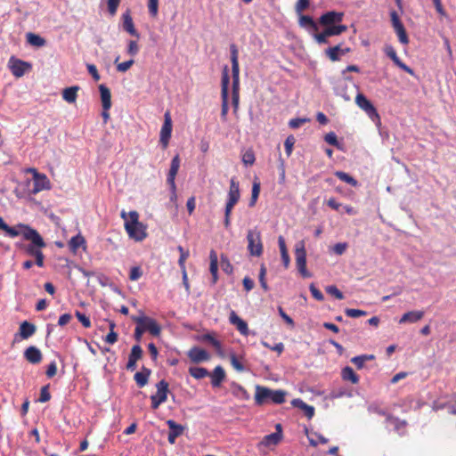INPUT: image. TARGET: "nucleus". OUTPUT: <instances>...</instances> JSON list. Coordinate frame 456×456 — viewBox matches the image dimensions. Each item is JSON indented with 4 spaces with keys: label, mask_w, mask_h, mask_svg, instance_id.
<instances>
[{
    "label": "nucleus",
    "mask_w": 456,
    "mask_h": 456,
    "mask_svg": "<svg viewBox=\"0 0 456 456\" xmlns=\"http://www.w3.org/2000/svg\"><path fill=\"white\" fill-rule=\"evenodd\" d=\"M341 375L343 379L351 381L353 384H357L359 382V377L355 374L353 368L349 366H346L342 370Z\"/></svg>",
    "instance_id": "obj_38"
},
{
    "label": "nucleus",
    "mask_w": 456,
    "mask_h": 456,
    "mask_svg": "<svg viewBox=\"0 0 456 456\" xmlns=\"http://www.w3.org/2000/svg\"><path fill=\"white\" fill-rule=\"evenodd\" d=\"M325 28L316 35H314V40L318 45H326L329 43L328 37L332 36H338L347 30L346 25H331L324 26Z\"/></svg>",
    "instance_id": "obj_6"
},
{
    "label": "nucleus",
    "mask_w": 456,
    "mask_h": 456,
    "mask_svg": "<svg viewBox=\"0 0 456 456\" xmlns=\"http://www.w3.org/2000/svg\"><path fill=\"white\" fill-rule=\"evenodd\" d=\"M334 175L341 181L354 186V187H356L358 185V182L356 179H354L353 176H351L350 175H348L347 173L346 172H343V171H336L334 173Z\"/></svg>",
    "instance_id": "obj_42"
},
{
    "label": "nucleus",
    "mask_w": 456,
    "mask_h": 456,
    "mask_svg": "<svg viewBox=\"0 0 456 456\" xmlns=\"http://www.w3.org/2000/svg\"><path fill=\"white\" fill-rule=\"evenodd\" d=\"M230 361L232 366L237 370V371H244L245 367L241 363V362L237 358V356L234 354H232L230 356Z\"/></svg>",
    "instance_id": "obj_50"
},
{
    "label": "nucleus",
    "mask_w": 456,
    "mask_h": 456,
    "mask_svg": "<svg viewBox=\"0 0 456 456\" xmlns=\"http://www.w3.org/2000/svg\"><path fill=\"white\" fill-rule=\"evenodd\" d=\"M294 143L295 138L292 135L288 136L284 142L285 151L288 157L290 156L292 152Z\"/></svg>",
    "instance_id": "obj_56"
},
{
    "label": "nucleus",
    "mask_w": 456,
    "mask_h": 456,
    "mask_svg": "<svg viewBox=\"0 0 456 456\" xmlns=\"http://www.w3.org/2000/svg\"><path fill=\"white\" fill-rule=\"evenodd\" d=\"M291 404L301 409L308 419H312L314 417V408L305 403L303 400L299 398L294 399L292 400Z\"/></svg>",
    "instance_id": "obj_31"
},
{
    "label": "nucleus",
    "mask_w": 456,
    "mask_h": 456,
    "mask_svg": "<svg viewBox=\"0 0 456 456\" xmlns=\"http://www.w3.org/2000/svg\"><path fill=\"white\" fill-rule=\"evenodd\" d=\"M387 422L388 425L393 426L394 429L398 433H402L406 427L405 420H402L396 417L392 416L391 414L387 415Z\"/></svg>",
    "instance_id": "obj_32"
},
{
    "label": "nucleus",
    "mask_w": 456,
    "mask_h": 456,
    "mask_svg": "<svg viewBox=\"0 0 456 456\" xmlns=\"http://www.w3.org/2000/svg\"><path fill=\"white\" fill-rule=\"evenodd\" d=\"M180 167V158L178 155L175 156L171 160L170 169L167 175V182L169 186L175 187V176Z\"/></svg>",
    "instance_id": "obj_21"
},
{
    "label": "nucleus",
    "mask_w": 456,
    "mask_h": 456,
    "mask_svg": "<svg viewBox=\"0 0 456 456\" xmlns=\"http://www.w3.org/2000/svg\"><path fill=\"white\" fill-rule=\"evenodd\" d=\"M85 244L86 240L81 234H77L72 237L68 243L70 251L73 253H76L77 249L81 247H84Z\"/></svg>",
    "instance_id": "obj_36"
},
{
    "label": "nucleus",
    "mask_w": 456,
    "mask_h": 456,
    "mask_svg": "<svg viewBox=\"0 0 456 456\" xmlns=\"http://www.w3.org/2000/svg\"><path fill=\"white\" fill-rule=\"evenodd\" d=\"M134 62V60L131 59L129 61H124V62H121V63H118L117 64V70L119 71V72H126V71H127L132 67Z\"/></svg>",
    "instance_id": "obj_62"
},
{
    "label": "nucleus",
    "mask_w": 456,
    "mask_h": 456,
    "mask_svg": "<svg viewBox=\"0 0 456 456\" xmlns=\"http://www.w3.org/2000/svg\"><path fill=\"white\" fill-rule=\"evenodd\" d=\"M24 356L28 362L33 364L39 363L42 361L41 351L36 346H29L24 352Z\"/></svg>",
    "instance_id": "obj_24"
},
{
    "label": "nucleus",
    "mask_w": 456,
    "mask_h": 456,
    "mask_svg": "<svg viewBox=\"0 0 456 456\" xmlns=\"http://www.w3.org/2000/svg\"><path fill=\"white\" fill-rule=\"evenodd\" d=\"M282 439V435L280 433H272L270 435L265 436L261 442L258 444V448L262 447H270L273 445H277Z\"/></svg>",
    "instance_id": "obj_25"
},
{
    "label": "nucleus",
    "mask_w": 456,
    "mask_h": 456,
    "mask_svg": "<svg viewBox=\"0 0 456 456\" xmlns=\"http://www.w3.org/2000/svg\"><path fill=\"white\" fill-rule=\"evenodd\" d=\"M8 67L12 74L16 77H21L32 68L31 64L12 56L8 61Z\"/></svg>",
    "instance_id": "obj_10"
},
{
    "label": "nucleus",
    "mask_w": 456,
    "mask_h": 456,
    "mask_svg": "<svg viewBox=\"0 0 456 456\" xmlns=\"http://www.w3.org/2000/svg\"><path fill=\"white\" fill-rule=\"evenodd\" d=\"M324 140H325V142L327 143H329V144H330L332 146L339 147V143H338V138H337V134L334 132L328 133L325 135Z\"/></svg>",
    "instance_id": "obj_55"
},
{
    "label": "nucleus",
    "mask_w": 456,
    "mask_h": 456,
    "mask_svg": "<svg viewBox=\"0 0 456 456\" xmlns=\"http://www.w3.org/2000/svg\"><path fill=\"white\" fill-rule=\"evenodd\" d=\"M346 314L351 318H358L367 314V312L360 309L347 308L345 310Z\"/></svg>",
    "instance_id": "obj_51"
},
{
    "label": "nucleus",
    "mask_w": 456,
    "mask_h": 456,
    "mask_svg": "<svg viewBox=\"0 0 456 456\" xmlns=\"http://www.w3.org/2000/svg\"><path fill=\"white\" fill-rule=\"evenodd\" d=\"M24 238L31 241V244L27 248V252L33 256H37V254L42 252L40 248L45 247L43 238L32 228L27 227Z\"/></svg>",
    "instance_id": "obj_4"
},
{
    "label": "nucleus",
    "mask_w": 456,
    "mask_h": 456,
    "mask_svg": "<svg viewBox=\"0 0 456 456\" xmlns=\"http://www.w3.org/2000/svg\"><path fill=\"white\" fill-rule=\"evenodd\" d=\"M296 265L298 272L304 278L311 277V273L306 269V251L304 240L297 242L295 248Z\"/></svg>",
    "instance_id": "obj_5"
},
{
    "label": "nucleus",
    "mask_w": 456,
    "mask_h": 456,
    "mask_svg": "<svg viewBox=\"0 0 456 456\" xmlns=\"http://www.w3.org/2000/svg\"><path fill=\"white\" fill-rule=\"evenodd\" d=\"M394 29L398 37L399 42L403 45H407L409 43V38L403 24L394 27Z\"/></svg>",
    "instance_id": "obj_44"
},
{
    "label": "nucleus",
    "mask_w": 456,
    "mask_h": 456,
    "mask_svg": "<svg viewBox=\"0 0 456 456\" xmlns=\"http://www.w3.org/2000/svg\"><path fill=\"white\" fill-rule=\"evenodd\" d=\"M229 321L231 324L236 326V329L241 335H248L249 330L247 322L242 320L233 310H232L230 313Z\"/></svg>",
    "instance_id": "obj_19"
},
{
    "label": "nucleus",
    "mask_w": 456,
    "mask_h": 456,
    "mask_svg": "<svg viewBox=\"0 0 456 456\" xmlns=\"http://www.w3.org/2000/svg\"><path fill=\"white\" fill-rule=\"evenodd\" d=\"M132 320L136 324L141 325L144 331H149L153 336H159L160 334L161 328L154 319L141 314L138 316H133Z\"/></svg>",
    "instance_id": "obj_9"
},
{
    "label": "nucleus",
    "mask_w": 456,
    "mask_h": 456,
    "mask_svg": "<svg viewBox=\"0 0 456 456\" xmlns=\"http://www.w3.org/2000/svg\"><path fill=\"white\" fill-rule=\"evenodd\" d=\"M265 274H266V269L264 265H261L260 272H259V282L261 284V287L266 291L268 289V286L265 281Z\"/></svg>",
    "instance_id": "obj_59"
},
{
    "label": "nucleus",
    "mask_w": 456,
    "mask_h": 456,
    "mask_svg": "<svg viewBox=\"0 0 456 456\" xmlns=\"http://www.w3.org/2000/svg\"><path fill=\"white\" fill-rule=\"evenodd\" d=\"M349 52V47L343 48L341 44H339L335 46L327 48L325 50V54L331 61H338L340 60L341 56H344Z\"/></svg>",
    "instance_id": "obj_18"
},
{
    "label": "nucleus",
    "mask_w": 456,
    "mask_h": 456,
    "mask_svg": "<svg viewBox=\"0 0 456 456\" xmlns=\"http://www.w3.org/2000/svg\"><path fill=\"white\" fill-rule=\"evenodd\" d=\"M189 373L196 379H200L209 375L208 370L203 367H191L189 368Z\"/></svg>",
    "instance_id": "obj_43"
},
{
    "label": "nucleus",
    "mask_w": 456,
    "mask_h": 456,
    "mask_svg": "<svg viewBox=\"0 0 456 456\" xmlns=\"http://www.w3.org/2000/svg\"><path fill=\"white\" fill-rule=\"evenodd\" d=\"M1 231H4L5 233L11 237V238H15L17 236H19L20 232L18 230H16L15 228L13 227H10L9 225H7L4 221L3 220L2 217H0V232Z\"/></svg>",
    "instance_id": "obj_46"
},
{
    "label": "nucleus",
    "mask_w": 456,
    "mask_h": 456,
    "mask_svg": "<svg viewBox=\"0 0 456 456\" xmlns=\"http://www.w3.org/2000/svg\"><path fill=\"white\" fill-rule=\"evenodd\" d=\"M99 91L101 94V100L102 108L104 110H109L111 107V94L110 91L104 85L99 86Z\"/></svg>",
    "instance_id": "obj_29"
},
{
    "label": "nucleus",
    "mask_w": 456,
    "mask_h": 456,
    "mask_svg": "<svg viewBox=\"0 0 456 456\" xmlns=\"http://www.w3.org/2000/svg\"><path fill=\"white\" fill-rule=\"evenodd\" d=\"M260 193V183L256 181L253 183L251 199L249 201V207L255 206Z\"/></svg>",
    "instance_id": "obj_48"
},
{
    "label": "nucleus",
    "mask_w": 456,
    "mask_h": 456,
    "mask_svg": "<svg viewBox=\"0 0 456 456\" xmlns=\"http://www.w3.org/2000/svg\"><path fill=\"white\" fill-rule=\"evenodd\" d=\"M299 25L305 28L314 38V35H316L319 30L317 23L310 16L307 15H302L300 17Z\"/></svg>",
    "instance_id": "obj_20"
},
{
    "label": "nucleus",
    "mask_w": 456,
    "mask_h": 456,
    "mask_svg": "<svg viewBox=\"0 0 456 456\" xmlns=\"http://www.w3.org/2000/svg\"><path fill=\"white\" fill-rule=\"evenodd\" d=\"M286 180L285 162L280 158L279 163V183L284 184Z\"/></svg>",
    "instance_id": "obj_53"
},
{
    "label": "nucleus",
    "mask_w": 456,
    "mask_h": 456,
    "mask_svg": "<svg viewBox=\"0 0 456 456\" xmlns=\"http://www.w3.org/2000/svg\"><path fill=\"white\" fill-rule=\"evenodd\" d=\"M27 41L31 45L37 46V47H42L45 45V40L34 33H28L27 34Z\"/></svg>",
    "instance_id": "obj_41"
},
{
    "label": "nucleus",
    "mask_w": 456,
    "mask_h": 456,
    "mask_svg": "<svg viewBox=\"0 0 456 456\" xmlns=\"http://www.w3.org/2000/svg\"><path fill=\"white\" fill-rule=\"evenodd\" d=\"M385 53L386 54L394 61V63L399 67L401 69L404 70L405 72L409 73L411 76H414V71L412 69H411L409 66L404 64L399 57L396 54L395 50L392 45H386L385 47Z\"/></svg>",
    "instance_id": "obj_17"
},
{
    "label": "nucleus",
    "mask_w": 456,
    "mask_h": 456,
    "mask_svg": "<svg viewBox=\"0 0 456 456\" xmlns=\"http://www.w3.org/2000/svg\"><path fill=\"white\" fill-rule=\"evenodd\" d=\"M247 241V248L250 256H260L263 254L264 247L261 239V232L257 228L248 231Z\"/></svg>",
    "instance_id": "obj_3"
},
{
    "label": "nucleus",
    "mask_w": 456,
    "mask_h": 456,
    "mask_svg": "<svg viewBox=\"0 0 456 456\" xmlns=\"http://www.w3.org/2000/svg\"><path fill=\"white\" fill-rule=\"evenodd\" d=\"M308 121L309 119L305 118H293L289 120V126L292 129H297Z\"/></svg>",
    "instance_id": "obj_57"
},
{
    "label": "nucleus",
    "mask_w": 456,
    "mask_h": 456,
    "mask_svg": "<svg viewBox=\"0 0 456 456\" xmlns=\"http://www.w3.org/2000/svg\"><path fill=\"white\" fill-rule=\"evenodd\" d=\"M326 292L330 296L335 297L337 299L341 300L344 298L343 293L335 285L328 286L326 288Z\"/></svg>",
    "instance_id": "obj_49"
},
{
    "label": "nucleus",
    "mask_w": 456,
    "mask_h": 456,
    "mask_svg": "<svg viewBox=\"0 0 456 456\" xmlns=\"http://www.w3.org/2000/svg\"><path fill=\"white\" fill-rule=\"evenodd\" d=\"M142 350L139 345H134L129 354L126 364L127 370H134L136 368V362L142 357Z\"/></svg>",
    "instance_id": "obj_22"
},
{
    "label": "nucleus",
    "mask_w": 456,
    "mask_h": 456,
    "mask_svg": "<svg viewBox=\"0 0 456 456\" xmlns=\"http://www.w3.org/2000/svg\"><path fill=\"white\" fill-rule=\"evenodd\" d=\"M286 392L283 390H273L260 385L256 386L255 403L256 405H264L269 403L281 404L285 402Z\"/></svg>",
    "instance_id": "obj_2"
},
{
    "label": "nucleus",
    "mask_w": 456,
    "mask_h": 456,
    "mask_svg": "<svg viewBox=\"0 0 456 456\" xmlns=\"http://www.w3.org/2000/svg\"><path fill=\"white\" fill-rule=\"evenodd\" d=\"M166 423L169 428L167 440L171 444H174L176 441V438L183 435L185 428L180 424H177L173 419H168Z\"/></svg>",
    "instance_id": "obj_16"
},
{
    "label": "nucleus",
    "mask_w": 456,
    "mask_h": 456,
    "mask_svg": "<svg viewBox=\"0 0 456 456\" xmlns=\"http://www.w3.org/2000/svg\"><path fill=\"white\" fill-rule=\"evenodd\" d=\"M356 105L362 110L368 117L375 123H380V117L378 113L376 108L373 104L369 101L365 95L359 93L355 97Z\"/></svg>",
    "instance_id": "obj_7"
},
{
    "label": "nucleus",
    "mask_w": 456,
    "mask_h": 456,
    "mask_svg": "<svg viewBox=\"0 0 456 456\" xmlns=\"http://www.w3.org/2000/svg\"><path fill=\"white\" fill-rule=\"evenodd\" d=\"M199 339L202 342L209 343L216 349V353L219 355L224 354L223 346H222L221 342L218 339H216L213 334H211V333L203 334L200 336V338Z\"/></svg>",
    "instance_id": "obj_27"
},
{
    "label": "nucleus",
    "mask_w": 456,
    "mask_h": 456,
    "mask_svg": "<svg viewBox=\"0 0 456 456\" xmlns=\"http://www.w3.org/2000/svg\"><path fill=\"white\" fill-rule=\"evenodd\" d=\"M347 248V243L346 242H339L334 245L333 247V252L336 255L341 256L345 253V251Z\"/></svg>",
    "instance_id": "obj_63"
},
{
    "label": "nucleus",
    "mask_w": 456,
    "mask_h": 456,
    "mask_svg": "<svg viewBox=\"0 0 456 456\" xmlns=\"http://www.w3.org/2000/svg\"><path fill=\"white\" fill-rule=\"evenodd\" d=\"M233 394L236 396H239L243 399H248V397H249L246 389L243 387H241L240 385H235L233 387Z\"/></svg>",
    "instance_id": "obj_54"
},
{
    "label": "nucleus",
    "mask_w": 456,
    "mask_h": 456,
    "mask_svg": "<svg viewBox=\"0 0 456 456\" xmlns=\"http://www.w3.org/2000/svg\"><path fill=\"white\" fill-rule=\"evenodd\" d=\"M230 53H231L232 70L236 71V69H240L239 52H238L237 46L234 44H232L230 45Z\"/></svg>",
    "instance_id": "obj_40"
},
{
    "label": "nucleus",
    "mask_w": 456,
    "mask_h": 456,
    "mask_svg": "<svg viewBox=\"0 0 456 456\" xmlns=\"http://www.w3.org/2000/svg\"><path fill=\"white\" fill-rule=\"evenodd\" d=\"M149 12L152 17H156L159 12V0H148Z\"/></svg>",
    "instance_id": "obj_52"
},
{
    "label": "nucleus",
    "mask_w": 456,
    "mask_h": 456,
    "mask_svg": "<svg viewBox=\"0 0 456 456\" xmlns=\"http://www.w3.org/2000/svg\"><path fill=\"white\" fill-rule=\"evenodd\" d=\"M77 86L65 88L62 92V98L69 103H74L77 100Z\"/></svg>",
    "instance_id": "obj_37"
},
{
    "label": "nucleus",
    "mask_w": 456,
    "mask_h": 456,
    "mask_svg": "<svg viewBox=\"0 0 456 456\" xmlns=\"http://www.w3.org/2000/svg\"><path fill=\"white\" fill-rule=\"evenodd\" d=\"M221 266L224 272H225L226 273H232V266L229 259L224 256H221Z\"/></svg>",
    "instance_id": "obj_61"
},
{
    "label": "nucleus",
    "mask_w": 456,
    "mask_h": 456,
    "mask_svg": "<svg viewBox=\"0 0 456 456\" xmlns=\"http://www.w3.org/2000/svg\"><path fill=\"white\" fill-rule=\"evenodd\" d=\"M424 316L423 311H410L402 315L399 323H415L421 320Z\"/></svg>",
    "instance_id": "obj_26"
},
{
    "label": "nucleus",
    "mask_w": 456,
    "mask_h": 456,
    "mask_svg": "<svg viewBox=\"0 0 456 456\" xmlns=\"http://www.w3.org/2000/svg\"><path fill=\"white\" fill-rule=\"evenodd\" d=\"M343 17V12L334 11L327 12L320 17L319 23L322 26L338 25V23L342 21Z\"/></svg>",
    "instance_id": "obj_14"
},
{
    "label": "nucleus",
    "mask_w": 456,
    "mask_h": 456,
    "mask_svg": "<svg viewBox=\"0 0 456 456\" xmlns=\"http://www.w3.org/2000/svg\"><path fill=\"white\" fill-rule=\"evenodd\" d=\"M240 198L239 183L235 178L230 181V188L228 191V200L225 205V209L232 210L233 207L237 204Z\"/></svg>",
    "instance_id": "obj_13"
},
{
    "label": "nucleus",
    "mask_w": 456,
    "mask_h": 456,
    "mask_svg": "<svg viewBox=\"0 0 456 456\" xmlns=\"http://www.w3.org/2000/svg\"><path fill=\"white\" fill-rule=\"evenodd\" d=\"M157 393L152 395L155 398L160 400V402H166L167 399V394L169 392L168 383L162 379L156 384Z\"/></svg>",
    "instance_id": "obj_28"
},
{
    "label": "nucleus",
    "mask_w": 456,
    "mask_h": 456,
    "mask_svg": "<svg viewBox=\"0 0 456 456\" xmlns=\"http://www.w3.org/2000/svg\"><path fill=\"white\" fill-rule=\"evenodd\" d=\"M242 161L246 166L253 165L255 162V155L253 151H248L242 156Z\"/></svg>",
    "instance_id": "obj_60"
},
{
    "label": "nucleus",
    "mask_w": 456,
    "mask_h": 456,
    "mask_svg": "<svg viewBox=\"0 0 456 456\" xmlns=\"http://www.w3.org/2000/svg\"><path fill=\"white\" fill-rule=\"evenodd\" d=\"M375 359L374 354H362L354 356L351 359V362L358 368L362 369L367 361H372Z\"/></svg>",
    "instance_id": "obj_39"
},
{
    "label": "nucleus",
    "mask_w": 456,
    "mask_h": 456,
    "mask_svg": "<svg viewBox=\"0 0 456 456\" xmlns=\"http://www.w3.org/2000/svg\"><path fill=\"white\" fill-rule=\"evenodd\" d=\"M120 216L125 221V230L130 239L135 241H142L147 237L146 225L139 221V214L133 210L126 213L122 210Z\"/></svg>",
    "instance_id": "obj_1"
},
{
    "label": "nucleus",
    "mask_w": 456,
    "mask_h": 456,
    "mask_svg": "<svg viewBox=\"0 0 456 456\" xmlns=\"http://www.w3.org/2000/svg\"><path fill=\"white\" fill-rule=\"evenodd\" d=\"M30 172L33 174L32 194H37L51 188V183L45 174L38 173L36 169H30Z\"/></svg>",
    "instance_id": "obj_11"
},
{
    "label": "nucleus",
    "mask_w": 456,
    "mask_h": 456,
    "mask_svg": "<svg viewBox=\"0 0 456 456\" xmlns=\"http://www.w3.org/2000/svg\"><path fill=\"white\" fill-rule=\"evenodd\" d=\"M209 259H210L209 270L213 276V282H216L217 280L218 257H217V254L215 250L210 251Z\"/></svg>",
    "instance_id": "obj_35"
},
{
    "label": "nucleus",
    "mask_w": 456,
    "mask_h": 456,
    "mask_svg": "<svg viewBox=\"0 0 456 456\" xmlns=\"http://www.w3.org/2000/svg\"><path fill=\"white\" fill-rule=\"evenodd\" d=\"M210 376L212 386L218 387L225 378V372L222 366H216Z\"/></svg>",
    "instance_id": "obj_30"
},
{
    "label": "nucleus",
    "mask_w": 456,
    "mask_h": 456,
    "mask_svg": "<svg viewBox=\"0 0 456 456\" xmlns=\"http://www.w3.org/2000/svg\"><path fill=\"white\" fill-rule=\"evenodd\" d=\"M76 316L77 317L78 321L82 323V325L85 328L91 327V321H90V319L87 316H86L84 314L77 311L76 312Z\"/></svg>",
    "instance_id": "obj_64"
},
{
    "label": "nucleus",
    "mask_w": 456,
    "mask_h": 456,
    "mask_svg": "<svg viewBox=\"0 0 456 456\" xmlns=\"http://www.w3.org/2000/svg\"><path fill=\"white\" fill-rule=\"evenodd\" d=\"M187 355L190 360L195 363L206 362L210 359V354L205 349L200 348L198 346L191 347L188 351Z\"/></svg>",
    "instance_id": "obj_15"
},
{
    "label": "nucleus",
    "mask_w": 456,
    "mask_h": 456,
    "mask_svg": "<svg viewBox=\"0 0 456 456\" xmlns=\"http://www.w3.org/2000/svg\"><path fill=\"white\" fill-rule=\"evenodd\" d=\"M172 134V118L169 111L164 115V124L162 125L159 135V142L163 148H167Z\"/></svg>",
    "instance_id": "obj_12"
},
{
    "label": "nucleus",
    "mask_w": 456,
    "mask_h": 456,
    "mask_svg": "<svg viewBox=\"0 0 456 456\" xmlns=\"http://www.w3.org/2000/svg\"><path fill=\"white\" fill-rule=\"evenodd\" d=\"M444 408H447L449 413L456 414V395H454V403H450L448 404H444L439 402L434 403V405H433L434 410L438 411V410H441Z\"/></svg>",
    "instance_id": "obj_45"
},
{
    "label": "nucleus",
    "mask_w": 456,
    "mask_h": 456,
    "mask_svg": "<svg viewBox=\"0 0 456 456\" xmlns=\"http://www.w3.org/2000/svg\"><path fill=\"white\" fill-rule=\"evenodd\" d=\"M151 375V370L143 368L142 371H138L134 374V380L139 387H143L147 385L149 377Z\"/></svg>",
    "instance_id": "obj_34"
},
{
    "label": "nucleus",
    "mask_w": 456,
    "mask_h": 456,
    "mask_svg": "<svg viewBox=\"0 0 456 456\" xmlns=\"http://www.w3.org/2000/svg\"><path fill=\"white\" fill-rule=\"evenodd\" d=\"M142 275V271L139 266H134L130 270L129 273V279L131 281H137L139 280Z\"/></svg>",
    "instance_id": "obj_58"
},
{
    "label": "nucleus",
    "mask_w": 456,
    "mask_h": 456,
    "mask_svg": "<svg viewBox=\"0 0 456 456\" xmlns=\"http://www.w3.org/2000/svg\"><path fill=\"white\" fill-rule=\"evenodd\" d=\"M228 72H229L228 67L225 66L223 70L222 82H221V97H222L221 117L224 120L226 119V116L229 111L228 88H229V84H230V77H229Z\"/></svg>",
    "instance_id": "obj_8"
},
{
    "label": "nucleus",
    "mask_w": 456,
    "mask_h": 456,
    "mask_svg": "<svg viewBox=\"0 0 456 456\" xmlns=\"http://www.w3.org/2000/svg\"><path fill=\"white\" fill-rule=\"evenodd\" d=\"M232 95L240 94V69L232 70Z\"/></svg>",
    "instance_id": "obj_47"
},
{
    "label": "nucleus",
    "mask_w": 456,
    "mask_h": 456,
    "mask_svg": "<svg viewBox=\"0 0 456 456\" xmlns=\"http://www.w3.org/2000/svg\"><path fill=\"white\" fill-rule=\"evenodd\" d=\"M36 332V326L27 321L20 326V335L23 339H27Z\"/></svg>",
    "instance_id": "obj_33"
},
{
    "label": "nucleus",
    "mask_w": 456,
    "mask_h": 456,
    "mask_svg": "<svg viewBox=\"0 0 456 456\" xmlns=\"http://www.w3.org/2000/svg\"><path fill=\"white\" fill-rule=\"evenodd\" d=\"M122 20L124 30H126L131 36L136 37L138 38L140 35L134 28V21L129 11H126L122 14Z\"/></svg>",
    "instance_id": "obj_23"
}]
</instances>
